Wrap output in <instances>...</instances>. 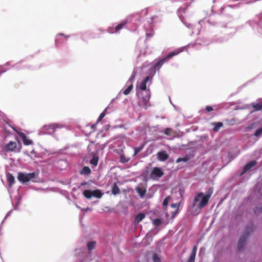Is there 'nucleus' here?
<instances>
[{
	"instance_id": "nucleus-30",
	"label": "nucleus",
	"mask_w": 262,
	"mask_h": 262,
	"mask_svg": "<svg viewBox=\"0 0 262 262\" xmlns=\"http://www.w3.org/2000/svg\"><path fill=\"white\" fill-rule=\"evenodd\" d=\"M170 199L171 198L170 196H167L163 201V205L164 206H167Z\"/></svg>"
},
{
	"instance_id": "nucleus-22",
	"label": "nucleus",
	"mask_w": 262,
	"mask_h": 262,
	"mask_svg": "<svg viewBox=\"0 0 262 262\" xmlns=\"http://www.w3.org/2000/svg\"><path fill=\"white\" fill-rule=\"evenodd\" d=\"M130 160V158L125 157L123 154L121 155L120 157V162L122 163H127Z\"/></svg>"
},
{
	"instance_id": "nucleus-7",
	"label": "nucleus",
	"mask_w": 262,
	"mask_h": 262,
	"mask_svg": "<svg viewBox=\"0 0 262 262\" xmlns=\"http://www.w3.org/2000/svg\"><path fill=\"white\" fill-rule=\"evenodd\" d=\"M83 194L87 199H91L92 196L100 199L102 197L103 193L98 189L93 191L85 190L83 191Z\"/></svg>"
},
{
	"instance_id": "nucleus-8",
	"label": "nucleus",
	"mask_w": 262,
	"mask_h": 262,
	"mask_svg": "<svg viewBox=\"0 0 262 262\" xmlns=\"http://www.w3.org/2000/svg\"><path fill=\"white\" fill-rule=\"evenodd\" d=\"M164 174V172L159 167H154L151 171L150 177L151 179L159 178L162 177Z\"/></svg>"
},
{
	"instance_id": "nucleus-28",
	"label": "nucleus",
	"mask_w": 262,
	"mask_h": 262,
	"mask_svg": "<svg viewBox=\"0 0 262 262\" xmlns=\"http://www.w3.org/2000/svg\"><path fill=\"white\" fill-rule=\"evenodd\" d=\"M189 160V158L188 156L183 157V158H179L177 159L176 162L180 163L181 162H187Z\"/></svg>"
},
{
	"instance_id": "nucleus-11",
	"label": "nucleus",
	"mask_w": 262,
	"mask_h": 262,
	"mask_svg": "<svg viewBox=\"0 0 262 262\" xmlns=\"http://www.w3.org/2000/svg\"><path fill=\"white\" fill-rule=\"evenodd\" d=\"M16 147L17 144L15 142L10 141L5 146L4 149L7 152L13 151Z\"/></svg>"
},
{
	"instance_id": "nucleus-37",
	"label": "nucleus",
	"mask_w": 262,
	"mask_h": 262,
	"mask_svg": "<svg viewBox=\"0 0 262 262\" xmlns=\"http://www.w3.org/2000/svg\"><path fill=\"white\" fill-rule=\"evenodd\" d=\"M205 110L208 112H210L213 111V107L211 106L207 105L206 106Z\"/></svg>"
},
{
	"instance_id": "nucleus-1",
	"label": "nucleus",
	"mask_w": 262,
	"mask_h": 262,
	"mask_svg": "<svg viewBox=\"0 0 262 262\" xmlns=\"http://www.w3.org/2000/svg\"><path fill=\"white\" fill-rule=\"evenodd\" d=\"M151 79L149 76H147L142 80L138 85L139 89L144 92L138 93L142 96V103L145 108L148 106V102L150 98V92L149 89H147L146 83Z\"/></svg>"
},
{
	"instance_id": "nucleus-3",
	"label": "nucleus",
	"mask_w": 262,
	"mask_h": 262,
	"mask_svg": "<svg viewBox=\"0 0 262 262\" xmlns=\"http://www.w3.org/2000/svg\"><path fill=\"white\" fill-rule=\"evenodd\" d=\"M252 231L253 225L246 227L238 242V249L239 251H241L244 248L247 238Z\"/></svg>"
},
{
	"instance_id": "nucleus-16",
	"label": "nucleus",
	"mask_w": 262,
	"mask_h": 262,
	"mask_svg": "<svg viewBox=\"0 0 262 262\" xmlns=\"http://www.w3.org/2000/svg\"><path fill=\"white\" fill-rule=\"evenodd\" d=\"M120 192L119 188L116 183H114L112 188V193L114 195H117Z\"/></svg>"
},
{
	"instance_id": "nucleus-17",
	"label": "nucleus",
	"mask_w": 262,
	"mask_h": 262,
	"mask_svg": "<svg viewBox=\"0 0 262 262\" xmlns=\"http://www.w3.org/2000/svg\"><path fill=\"white\" fill-rule=\"evenodd\" d=\"M145 216V215L143 213H140L135 217V222L138 224L141 222Z\"/></svg>"
},
{
	"instance_id": "nucleus-41",
	"label": "nucleus",
	"mask_w": 262,
	"mask_h": 262,
	"mask_svg": "<svg viewBox=\"0 0 262 262\" xmlns=\"http://www.w3.org/2000/svg\"><path fill=\"white\" fill-rule=\"evenodd\" d=\"M85 184H86V183H82V184H81V185H85Z\"/></svg>"
},
{
	"instance_id": "nucleus-10",
	"label": "nucleus",
	"mask_w": 262,
	"mask_h": 262,
	"mask_svg": "<svg viewBox=\"0 0 262 262\" xmlns=\"http://www.w3.org/2000/svg\"><path fill=\"white\" fill-rule=\"evenodd\" d=\"M14 130L18 135H19L20 137L23 140V143L25 145H30L32 144L33 142L31 140L28 139L26 135L24 133L21 132H18L15 128H14Z\"/></svg>"
},
{
	"instance_id": "nucleus-2",
	"label": "nucleus",
	"mask_w": 262,
	"mask_h": 262,
	"mask_svg": "<svg viewBox=\"0 0 262 262\" xmlns=\"http://www.w3.org/2000/svg\"><path fill=\"white\" fill-rule=\"evenodd\" d=\"M212 193V189L211 188L209 189V192L205 195H204V194L202 192L199 193L194 199L193 207H194L196 205V203L199 201L200 198H201V202L198 205V208L199 209H202L207 205Z\"/></svg>"
},
{
	"instance_id": "nucleus-21",
	"label": "nucleus",
	"mask_w": 262,
	"mask_h": 262,
	"mask_svg": "<svg viewBox=\"0 0 262 262\" xmlns=\"http://www.w3.org/2000/svg\"><path fill=\"white\" fill-rule=\"evenodd\" d=\"M164 133L167 136H173L175 132L171 128H166L165 129Z\"/></svg>"
},
{
	"instance_id": "nucleus-9",
	"label": "nucleus",
	"mask_w": 262,
	"mask_h": 262,
	"mask_svg": "<svg viewBox=\"0 0 262 262\" xmlns=\"http://www.w3.org/2000/svg\"><path fill=\"white\" fill-rule=\"evenodd\" d=\"M128 23V21L126 20H124L121 22L119 24H118L115 28H109L108 29V32L110 33H113L114 32H118L120 30L122 29Z\"/></svg>"
},
{
	"instance_id": "nucleus-18",
	"label": "nucleus",
	"mask_w": 262,
	"mask_h": 262,
	"mask_svg": "<svg viewBox=\"0 0 262 262\" xmlns=\"http://www.w3.org/2000/svg\"><path fill=\"white\" fill-rule=\"evenodd\" d=\"M251 105L255 111H258L262 110V102L257 103H252Z\"/></svg>"
},
{
	"instance_id": "nucleus-31",
	"label": "nucleus",
	"mask_w": 262,
	"mask_h": 262,
	"mask_svg": "<svg viewBox=\"0 0 262 262\" xmlns=\"http://www.w3.org/2000/svg\"><path fill=\"white\" fill-rule=\"evenodd\" d=\"M105 114L104 112H103L102 113H101L100 114L99 118L97 119V123L99 122L100 121H101L102 120V119L105 117Z\"/></svg>"
},
{
	"instance_id": "nucleus-6",
	"label": "nucleus",
	"mask_w": 262,
	"mask_h": 262,
	"mask_svg": "<svg viewBox=\"0 0 262 262\" xmlns=\"http://www.w3.org/2000/svg\"><path fill=\"white\" fill-rule=\"evenodd\" d=\"M62 126L61 124L58 123H52L48 125H44L42 130L43 131L45 134L52 135L53 134L57 129L62 128Z\"/></svg>"
},
{
	"instance_id": "nucleus-5",
	"label": "nucleus",
	"mask_w": 262,
	"mask_h": 262,
	"mask_svg": "<svg viewBox=\"0 0 262 262\" xmlns=\"http://www.w3.org/2000/svg\"><path fill=\"white\" fill-rule=\"evenodd\" d=\"M36 176V173L35 172H31L28 173L18 172L17 176V179L21 183H26L29 182L33 179L35 178Z\"/></svg>"
},
{
	"instance_id": "nucleus-27",
	"label": "nucleus",
	"mask_w": 262,
	"mask_h": 262,
	"mask_svg": "<svg viewBox=\"0 0 262 262\" xmlns=\"http://www.w3.org/2000/svg\"><path fill=\"white\" fill-rule=\"evenodd\" d=\"M137 191L141 197L144 196L146 193V190L141 188H138L137 189Z\"/></svg>"
},
{
	"instance_id": "nucleus-4",
	"label": "nucleus",
	"mask_w": 262,
	"mask_h": 262,
	"mask_svg": "<svg viewBox=\"0 0 262 262\" xmlns=\"http://www.w3.org/2000/svg\"><path fill=\"white\" fill-rule=\"evenodd\" d=\"M181 52H182L181 50L178 49V50H177L176 51H174L173 52L169 53L166 56V57H165V58H163L162 59H161L158 62H157L154 66V69H155V70H157V69L159 70L163 66V64L166 61H167L168 59L171 58L172 57H173L174 56L178 55Z\"/></svg>"
},
{
	"instance_id": "nucleus-15",
	"label": "nucleus",
	"mask_w": 262,
	"mask_h": 262,
	"mask_svg": "<svg viewBox=\"0 0 262 262\" xmlns=\"http://www.w3.org/2000/svg\"><path fill=\"white\" fill-rule=\"evenodd\" d=\"M7 182L10 186L13 185L15 183L14 176L10 173H8L6 175Z\"/></svg>"
},
{
	"instance_id": "nucleus-33",
	"label": "nucleus",
	"mask_w": 262,
	"mask_h": 262,
	"mask_svg": "<svg viewBox=\"0 0 262 262\" xmlns=\"http://www.w3.org/2000/svg\"><path fill=\"white\" fill-rule=\"evenodd\" d=\"M262 133V127L257 129L254 134V136L256 137H258Z\"/></svg>"
},
{
	"instance_id": "nucleus-35",
	"label": "nucleus",
	"mask_w": 262,
	"mask_h": 262,
	"mask_svg": "<svg viewBox=\"0 0 262 262\" xmlns=\"http://www.w3.org/2000/svg\"><path fill=\"white\" fill-rule=\"evenodd\" d=\"M63 37L65 39V40H67L69 38L68 36H66L63 34H59L57 35L58 38L57 39V40L60 39L59 37Z\"/></svg>"
},
{
	"instance_id": "nucleus-38",
	"label": "nucleus",
	"mask_w": 262,
	"mask_h": 262,
	"mask_svg": "<svg viewBox=\"0 0 262 262\" xmlns=\"http://www.w3.org/2000/svg\"><path fill=\"white\" fill-rule=\"evenodd\" d=\"M178 211H179V210H176L174 211L171 212V218L172 219H173L175 217V216L177 215V214L178 213Z\"/></svg>"
},
{
	"instance_id": "nucleus-39",
	"label": "nucleus",
	"mask_w": 262,
	"mask_h": 262,
	"mask_svg": "<svg viewBox=\"0 0 262 262\" xmlns=\"http://www.w3.org/2000/svg\"><path fill=\"white\" fill-rule=\"evenodd\" d=\"M135 77V74L132 75V76L129 78V80L132 82L134 80Z\"/></svg>"
},
{
	"instance_id": "nucleus-23",
	"label": "nucleus",
	"mask_w": 262,
	"mask_h": 262,
	"mask_svg": "<svg viewBox=\"0 0 262 262\" xmlns=\"http://www.w3.org/2000/svg\"><path fill=\"white\" fill-rule=\"evenodd\" d=\"M96 244V242L94 241L90 242L88 243L87 247L90 252L91 251L95 248Z\"/></svg>"
},
{
	"instance_id": "nucleus-36",
	"label": "nucleus",
	"mask_w": 262,
	"mask_h": 262,
	"mask_svg": "<svg viewBox=\"0 0 262 262\" xmlns=\"http://www.w3.org/2000/svg\"><path fill=\"white\" fill-rule=\"evenodd\" d=\"M180 204H172L171 207L173 208H176V210H179Z\"/></svg>"
},
{
	"instance_id": "nucleus-13",
	"label": "nucleus",
	"mask_w": 262,
	"mask_h": 262,
	"mask_svg": "<svg viewBox=\"0 0 262 262\" xmlns=\"http://www.w3.org/2000/svg\"><path fill=\"white\" fill-rule=\"evenodd\" d=\"M197 249V246H194L193 247L189 257L187 260V262H194Z\"/></svg>"
},
{
	"instance_id": "nucleus-14",
	"label": "nucleus",
	"mask_w": 262,
	"mask_h": 262,
	"mask_svg": "<svg viewBox=\"0 0 262 262\" xmlns=\"http://www.w3.org/2000/svg\"><path fill=\"white\" fill-rule=\"evenodd\" d=\"M159 160L161 161H165L168 158V154L164 151H160L157 154Z\"/></svg>"
},
{
	"instance_id": "nucleus-25",
	"label": "nucleus",
	"mask_w": 262,
	"mask_h": 262,
	"mask_svg": "<svg viewBox=\"0 0 262 262\" xmlns=\"http://www.w3.org/2000/svg\"><path fill=\"white\" fill-rule=\"evenodd\" d=\"M91 172V169L89 167L84 166L83 167L81 173L85 175H88L90 174Z\"/></svg>"
},
{
	"instance_id": "nucleus-29",
	"label": "nucleus",
	"mask_w": 262,
	"mask_h": 262,
	"mask_svg": "<svg viewBox=\"0 0 262 262\" xmlns=\"http://www.w3.org/2000/svg\"><path fill=\"white\" fill-rule=\"evenodd\" d=\"M153 224L156 226H158L162 224V221L159 219H155L153 222Z\"/></svg>"
},
{
	"instance_id": "nucleus-40",
	"label": "nucleus",
	"mask_w": 262,
	"mask_h": 262,
	"mask_svg": "<svg viewBox=\"0 0 262 262\" xmlns=\"http://www.w3.org/2000/svg\"><path fill=\"white\" fill-rule=\"evenodd\" d=\"M96 127V124H93L92 126V128L94 129Z\"/></svg>"
},
{
	"instance_id": "nucleus-32",
	"label": "nucleus",
	"mask_w": 262,
	"mask_h": 262,
	"mask_svg": "<svg viewBox=\"0 0 262 262\" xmlns=\"http://www.w3.org/2000/svg\"><path fill=\"white\" fill-rule=\"evenodd\" d=\"M142 148V147H136L134 149V156H136L141 150Z\"/></svg>"
},
{
	"instance_id": "nucleus-19",
	"label": "nucleus",
	"mask_w": 262,
	"mask_h": 262,
	"mask_svg": "<svg viewBox=\"0 0 262 262\" xmlns=\"http://www.w3.org/2000/svg\"><path fill=\"white\" fill-rule=\"evenodd\" d=\"M151 259L153 262H161L160 256L156 253H153L151 255Z\"/></svg>"
},
{
	"instance_id": "nucleus-26",
	"label": "nucleus",
	"mask_w": 262,
	"mask_h": 262,
	"mask_svg": "<svg viewBox=\"0 0 262 262\" xmlns=\"http://www.w3.org/2000/svg\"><path fill=\"white\" fill-rule=\"evenodd\" d=\"M133 89V85L131 83L125 90H124L123 93L125 95H128Z\"/></svg>"
},
{
	"instance_id": "nucleus-20",
	"label": "nucleus",
	"mask_w": 262,
	"mask_h": 262,
	"mask_svg": "<svg viewBox=\"0 0 262 262\" xmlns=\"http://www.w3.org/2000/svg\"><path fill=\"white\" fill-rule=\"evenodd\" d=\"M98 160L99 157L95 155L93 157V158L90 160V163L91 165L96 166L98 164Z\"/></svg>"
},
{
	"instance_id": "nucleus-12",
	"label": "nucleus",
	"mask_w": 262,
	"mask_h": 262,
	"mask_svg": "<svg viewBox=\"0 0 262 262\" xmlns=\"http://www.w3.org/2000/svg\"><path fill=\"white\" fill-rule=\"evenodd\" d=\"M256 164V162L255 161H251L248 162L247 164H246L244 166L243 169V173H244L245 172H246L247 171H248L249 170H250Z\"/></svg>"
},
{
	"instance_id": "nucleus-34",
	"label": "nucleus",
	"mask_w": 262,
	"mask_h": 262,
	"mask_svg": "<svg viewBox=\"0 0 262 262\" xmlns=\"http://www.w3.org/2000/svg\"><path fill=\"white\" fill-rule=\"evenodd\" d=\"M254 212L255 214H259L261 213L262 212V207H260V208L258 207H255L254 210Z\"/></svg>"
},
{
	"instance_id": "nucleus-24",
	"label": "nucleus",
	"mask_w": 262,
	"mask_h": 262,
	"mask_svg": "<svg viewBox=\"0 0 262 262\" xmlns=\"http://www.w3.org/2000/svg\"><path fill=\"white\" fill-rule=\"evenodd\" d=\"M214 127L213 128V131L214 132H217L220 129L221 127L223 126V124L222 122H217L214 123Z\"/></svg>"
}]
</instances>
